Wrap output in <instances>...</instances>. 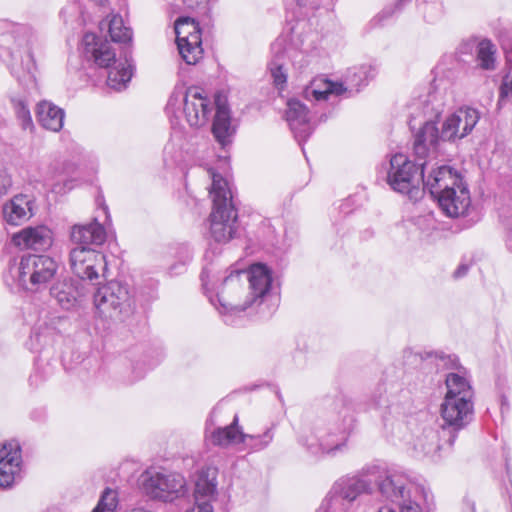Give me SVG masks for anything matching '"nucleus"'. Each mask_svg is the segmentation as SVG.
<instances>
[{
  "label": "nucleus",
  "mask_w": 512,
  "mask_h": 512,
  "mask_svg": "<svg viewBox=\"0 0 512 512\" xmlns=\"http://www.w3.org/2000/svg\"><path fill=\"white\" fill-rule=\"evenodd\" d=\"M433 96L421 101L424 122L414 135L413 149L420 157L435 156L441 142L455 143L469 135L480 120V113L472 107H462L443 121L441 129L437 119L443 110L431 104Z\"/></svg>",
  "instance_id": "obj_1"
},
{
  "label": "nucleus",
  "mask_w": 512,
  "mask_h": 512,
  "mask_svg": "<svg viewBox=\"0 0 512 512\" xmlns=\"http://www.w3.org/2000/svg\"><path fill=\"white\" fill-rule=\"evenodd\" d=\"M272 284L271 269L263 263H256L248 271H231L217 287L213 284L211 289L217 291L216 298L222 312L238 314L267 301L271 297Z\"/></svg>",
  "instance_id": "obj_2"
},
{
  "label": "nucleus",
  "mask_w": 512,
  "mask_h": 512,
  "mask_svg": "<svg viewBox=\"0 0 512 512\" xmlns=\"http://www.w3.org/2000/svg\"><path fill=\"white\" fill-rule=\"evenodd\" d=\"M331 408L336 414L334 422L326 429L316 426L311 436L299 440V443L312 455L335 456L343 452L355 428V407L349 396L337 394L332 400Z\"/></svg>",
  "instance_id": "obj_3"
},
{
  "label": "nucleus",
  "mask_w": 512,
  "mask_h": 512,
  "mask_svg": "<svg viewBox=\"0 0 512 512\" xmlns=\"http://www.w3.org/2000/svg\"><path fill=\"white\" fill-rule=\"evenodd\" d=\"M388 471L379 466H369L355 475L337 479L322 500L317 512H353L356 499L362 494H372L375 486Z\"/></svg>",
  "instance_id": "obj_4"
},
{
  "label": "nucleus",
  "mask_w": 512,
  "mask_h": 512,
  "mask_svg": "<svg viewBox=\"0 0 512 512\" xmlns=\"http://www.w3.org/2000/svg\"><path fill=\"white\" fill-rule=\"evenodd\" d=\"M83 55L93 61L98 67L108 69L107 85L121 91L127 87L133 75L131 60L125 55L124 59H116L112 45L102 40L94 33H85L82 39Z\"/></svg>",
  "instance_id": "obj_5"
},
{
  "label": "nucleus",
  "mask_w": 512,
  "mask_h": 512,
  "mask_svg": "<svg viewBox=\"0 0 512 512\" xmlns=\"http://www.w3.org/2000/svg\"><path fill=\"white\" fill-rule=\"evenodd\" d=\"M210 195L213 209L210 214V235L215 242L227 243L238 234V212L232 201L227 181L219 174H212Z\"/></svg>",
  "instance_id": "obj_6"
},
{
  "label": "nucleus",
  "mask_w": 512,
  "mask_h": 512,
  "mask_svg": "<svg viewBox=\"0 0 512 512\" xmlns=\"http://www.w3.org/2000/svg\"><path fill=\"white\" fill-rule=\"evenodd\" d=\"M379 493L385 500L395 504L398 512L432 511L428 492L404 473H385L384 478L379 481Z\"/></svg>",
  "instance_id": "obj_7"
},
{
  "label": "nucleus",
  "mask_w": 512,
  "mask_h": 512,
  "mask_svg": "<svg viewBox=\"0 0 512 512\" xmlns=\"http://www.w3.org/2000/svg\"><path fill=\"white\" fill-rule=\"evenodd\" d=\"M378 68L374 64H361L349 68L345 74L344 82H333L328 79H314L304 91L307 100L322 101L330 95L340 96L346 92L350 96L358 93L362 88L376 77Z\"/></svg>",
  "instance_id": "obj_8"
},
{
  "label": "nucleus",
  "mask_w": 512,
  "mask_h": 512,
  "mask_svg": "<svg viewBox=\"0 0 512 512\" xmlns=\"http://www.w3.org/2000/svg\"><path fill=\"white\" fill-rule=\"evenodd\" d=\"M413 152H415L413 150ZM415 161H410L407 156L397 153L393 155L389 162V170L387 173V182L389 186L396 192L402 194L418 193L420 184L425 182V168L427 165L426 158H420L414 153Z\"/></svg>",
  "instance_id": "obj_9"
},
{
  "label": "nucleus",
  "mask_w": 512,
  "mask_h": 512,
  "mask_svg": "<svg viewBox=\"0 0 512 512\" xmlns=\"http://www.w3.org/2000/svg\"><path fill=\"white\" fill-rule=\"evenodd\" d=\"M94 304L102 314L119 320L130 316L135 308L129 287L117 281L99 287L94 294Z\"/></svg>",
  "instance_id": "obj_10"
},
{
  "label": "nucleus",
  "mask_w": 512,
  "mask_h": 512,
  "mask_svg": "<svg viewBox=\"0 0 512 512\" xmlns=\"http://www.w3.org/2000/svg\"><path fill=\"white\" fill-rule=\"evenodd\" d=\"M178 102H183L185 119L191 127L195 128L208 123L215 107V100L211 101L199 87H189L183 97L180 93H173L168 100L167 111L171 112Z\"/></svg>",
  "instance_id": "obj_11"
},
{
  "label": "nucleus",
  "mask_w": 512,
  "mask_h": 512,
  "mask_svg": "<svg viewBox=\"0 0 512 512\" xmlns=\"http://www.w3.org/2000/svg\"><path fill=\"white\" fill-rule=\"evenodd\" d=\"M57 269L58 265L51 257L27 254L20 259L17 278L24 288L39 290L54 278Z\"/></svg>",
  "instance_id": "obj_12"
},
{
  "label": "nucleus",
  "mask_w": 512,
  "mask_h": 512,
  "mask_svg": "<svg viewBox=\"0 0 512 512\" xmlns=\"http://www.w3.org/2000/svg\"><path fill=\"white\" fill-rule=\"evenodd\" d=\"M443 435H448L447 443L452 446L459 431L467 427L474 417V404L466 398L444 397L440 407Z\"/></svg>",
  "instance_id": "obj_13"
},
{
  "label": "nucleus",
  "mask_w": 512,
  "mask_h": 512,
  "mask_svg": "<svg viewBox=\"0 0 512 512\" xmlns=\"http://www.w3.org/2000/svg\"><path fill=\"white\" fill-rule=\"evenodd\" d=\"M142 488L150 498L163 502H173L187 493L184 477L170 472H146Z\"/></svg>",
  "instance_id": "obj_14"
},
{
  "label": "nucleus",
  "mask_w": 512,
  "mask_h": 512,
  "mask_svg": "<svg viewBox=\"0 0 512 512\" xmlns=\"http://www.w3.org/2000/svg\"><path fill=\"white\" fill-rule=\"evenodd\" d=\"M176 43L182 59L195 65L202 57V39L199 24L191 17H179L174 24Z\"/></svg>",
  "instance_id": "obj_15"
},
{
  "label": "nucleus",
  "mask_w": 512,
  "mask_h": 512,
  "mask_svg": "<svg viewBox=\"0 0 512 512\" xmlns=\"http://www.w3.org/2000/svg\"><path fill=\"white\" fill-rule=\"evenodd\" d=\"M72 272L82 280L94 281L99 271L106 268L105 256L93 247L76 246L69 254Z\"/></svg>",
  "instance_id": "obj_16"
},
{
  "label": "nucleus",
  "mask_w": 512,
  "mask_h": 512,
  "mask_svg": "<svg viewBox=\"0 0 512 512\" xmlns=\"http://www.w3.org/2000/svg\"><path fill=\"white\" fill-rule=\"evenodd\" d=\"M22 465V449L17 440L0 444V488H10L19 477Z\"/></svg>",
  "instance_id": "obj_17"
},
{
  "label": "nucleus",
  "mask_w": 512,
  "mask_h": 512,
  "mask_svg": "<svg viewBox=\"0 0 512 512\" xmlns=\"http://www.w3.org/2000/svg\"><path fill=\"white\" fill-rule=\"evenodd\" d=\"M285 117L296 141L302 145L314 130L310 123L308 108L300 100L290 99L287 102Z\"/></svg>",
  "instance_id": "obj_18"
},
{
  "label": "nucleus",
  "mask_w": 512,
  "mask_h": 512,
  "mask_svg": "<svg viewBox=\"0 0 512 512\" xmlns=\"http://www.w3.org/2000/svg\"><path fill=\"white\" fill-rule=\"evenodd\" d=\"M460 186H467L460 173L450 166H440L433 170L427 178H425L424 189L436 198L447 190H457Z\"/></svg>",
  "instance_id": "obj_19"
},
{
  "label": "nucleus",
  "mask_w": 512,
  "mask_h": 512,
  "mask_svg": "<svg viewBox=\"0 0 512 512\" xmlns=\"http://www.w3.org/2000/svg\"><path fill=\"white\" fill-rule=\"evenodd\" d=\"M12 242L22 248L45 251L53 243V233L45 225L29 226L12 236Z\"/></svg>",
  "instance_id": "obj_20"
},
{
  "label": "nucleus",
  "mask_w": 512,
  "mask_h": 512,
  "mask_svg": "<svg viewBox=\"0 0 512 512\" xmlns=\"http://www.w3.org/2000/svg\"><path fill=\"white\" fill-rule=\"evenodd\" d=\"M215 116L212 124V133L216 141L222 146L230 144L235 128L231 125V112L225 97L216 95Z\"/></svg>",
  "instance_id": "obj_21"
},
{
  "label": "nucleus",
  "mask_w": 512,
  "mask_h": 512,
  "mask_svg": "<svg viewBox=\"0 0 512 512\" xmlns=\"http://www.w3.org/2000/svg\"><path fill=\"white\" fill-rule=\"evenodd\" d=\"M35 199L27 194H17L3 205V217L10 225H20L35 215Z\"/></svg>",
  "instance_id": "obj_22"
},
{
  "label": "nucleus",
  "mask_w": 512,
  "mask_h": 512,
  "mask_svg": "<svg viewBox=\"0 0 512 512\" xmlns=\"http://www.w3.org/2000/svg\"><path fill=\"white\" fill-rule=\"evenodd\" d=\"M70 239L76 246L96 247L101 246L107 239V233L102 224L96 218L86 224H75L71 227Z\"/></svg>",
  "instance_id": "obj_23"
},
{
  "label": "nucleus",
  "mask_w": 512,
  "mask_h": 512,
  "mask_svg": "<svg viewBox=\"0 0 512 512\" xmlns=\"http://www.w3.org/2000/svg\"><path fill=\"white\" fill-rule=\"evenodd\" d=\"M435 199H437L442 211L452 218L465 215L471 204L470 192L467 186H460L457 190H447Z\"/></svg>",
  "instance_id": "obj_24"
},
{
  "label": "nucleus",
  "mask_w": 512,
  "mask_h": 512,
  "mask_svg": "<svg viewBox=\"0 0 512 512\" xmlns=\"http://www.w3.org/2000/svg\"><path fill=\"white\" fill-rule=\"evenodd\" d=\"M15 44L25 53L22 58V65L30 78H34L35 61L32 54V48L38 42L37 32L28 25H19L13 30Z\"/></svg>",
  "instance_id": "obj_25"
},
{
  "label": "nucleus",
  "mask_w": 512,
  "mask_h": 512,
  "mask_svg": "<svg viewBox=\"0 0 512 512\" xmlns=\"http://www.w3.org/2000/svg\"><path fill=\"white\" fill-rule=\"evenodd\" d=\"M65 321V318L54 316L49 321H40L32 329L29 341V348L39 351L52 344L54 337L59 332L58 325Z\"/></svg>",
  "instance_id": "obj_26"
},
{
  "label": "nucleus",
  "mask_w": 512,
  "mask_h": 512,
  "mask_svg": "<svg viewBox=\"0 0 512 512\" xmlns=\"http://www.w3.org/2000/svg\"><path fill=\"white\" fill-rule=\"evenodd\" d=\"M499 42L508 64V68L502 76L499 86L497 107L498 109H501L506 100L512 95V34L509 32H502L499 36Z\"/></svg>",
  "instance_id": "obj_27"
},
{
  "label": "nucleus",
  "mask_w": 512,
  "mask_h": 512,
  "mask_svg": "<svg viewBox=\"0 0 512 512\" xmlns=\"http://www.w3.org/2000/svg\"><path fill=\"white\" fill-rule=\"evenodd\" d=\"M272 59L268 68L276 87L282 88L287 82V70L284 68L287 51L285 40L277 39L271 45Z\"/></svg>",
  "instance_id": "obj_28"
},
{
  "label": "nucleus",
  "mask_w": 512,
  "mask_h": 512,
  "mask_svg": "<svg viewBox=\"0 0 512 512\" xmlns=\"http://www.w3.org/2000/svg\"><path fill=\"white\" fill-rule=\"evenodd\" d=\"M36 117L44 129L58 132L63 127L65 112L52 102L44 100L37 104Z\"/></svg>",
  "instance_id": "obj_29"
},
{
  "label": "nucleus",
  "mask_w": 512,
  "mask_h": 512,
  "mask_svg": "<svg viewBox=\"0 0 512 512\" xmlns=\"http://www.w3.org/2000/svg\"><path fill=\"white\" fill-rule=\"evenodd\" d=\"M217 473L218 471L214 467H207L200 471L195 483V503L199 504V502L203 501L210 503L211 499L215 497L217 491Z\"/></svg>",
  "instance_id": "obj_30"
},
{
  "label": "nucleus",
  "mask_w": 512,
  "mask_h": 512,
  "mask_svg": "<svg viewBox=\"0 0 512 512\" xmlns=\"http://www.w3.org/2000/svg\"><path fill=\"white\" fill-rule=\"evenodd\" d=\"M106 28L113 42L131 44L132 29L124 24V20L119 14H112L100 22V29Z\"/></svg>",
  "instance_id": "obj_31"
},
{
  "label": "nucleus",
  "mask_w": 512,
  "mask_h": 512,
  "mask_svg": "<svg viewBox=\"0 0 512 512\" xmlns=\"http://www.w3.org/2000/svg\"><path fill=\"white\" fill-rule=\"evenodd\" d=\"M238 421V416L235 415L231 424L215 429L211 433V442L221 447L240 444L243 432L238 426Z\"/></svg>",
  "instance_id": "obj_32"
},
{
  "label": "nucleus",
  "mask_w": 512,
  "mask_h": 512,
  "mask_svg": "<svg viewBox=\"0 0 512 512\" xmlns=\"http://www.w3.org/2000/svg\"><path fill=\"white\" fill-rule=\"evenodd\" d=\"M445 384L447 393L445 397L473 399V389L469 380L460 373L451 372L446 375Z\"/></svg>",
  "instance_id": "obj_33"
},
{
  "label": "nucleus",
  "mask_w": 512,
  "mask_h": 512,
  "mask_svg": "<svg viewBox=\"0 0 512 512\" xmlns=\"http://www.w3.org/2000/svg\"><path fill=\"white\" fill-rule=\"evenodd\" d=\"M441 448L438 432L432 428L424 429L413 442L416 456H433Z\"/></svg>",
  "instance_id": "obj_34"
},
{
  "label": "nucleus",
  "mask_w": 512,
  "mask_h": 512,
  "mask_svg": "<svg viewBox=\"0 0 512 512\" xmlns=\"http://www.w3.org/2000/svg\"><path fill=\"white\" fill-rule=\"evenodd\" d=\"M50 295L65 310L75 307L79 292L69 281L58 282L50 288Z\"/></svg>",
  "instance_id": "obj_35"
},
{
  "label": "nucleus",
  "mask_w": 512,
  "mask_h": 512,
  "mask_svg": "<svg viewBox=\"0 0 512 512\" xmlns=\"http://www.w3.org/2000/svg\"><path fill=\"white\" fill-rule=\"evenodd\" d=\"M496 46L489 39H482L476 46V60L478 66L485 71L496 69Z\"/></svg>",
  "instance_id": "obj_36"
},
{
  "label": "nucleus",
  "mask_w": 512,
  "mask_h": 512,
  "mask_svg": "<svg viewBox=\"0 0 512 512\" xmlns=\"http://www.w3.org/2000/svg\"><path fill=\"white\" fill-rule=\"evenodd\" d=\"M275 424H272L262 434L243 433L241 443L251 452H259L266 449L274 439Z\"/></svg>",
  "instance_id": "obj_37"
},
{
  "label": "nucleus",
  "mask_w": 512,
  "mask_h": 512,
  "mask_svg": "<svg viewBox=\"0 0 512 512\" xmlns=\"http://www.w3.org/2000/svg\"><path fill=\"white\" fill-rule=\"evenodd\" d=\"M10 100L22 128L32 130L34 124L27 101L21 96H12Z\"/></svg>",
  "instance_id": "obj_38"
},
{
  "label": "nucleus",
  "mask_w": 512,
  "mask_h": 512,
  "mask_svg": "<svg viewBox=\"0 0 512 512\" xmlns=\"http://www.w3.org/2000/svg\"><path fill=\"white\" fill-rule=\"evenodd\" d=\"M118 505L117 492L109 487L101 493L100 499L92 512H114Z\"/></svg>",
  "instance_id": "obj_39"
},
{
  "label": "nucleus",
  "mask_w": 512,
  "mask_h": 512,
  "mask_svg": "<svg viewBox=\"0 0 512 512\" xmlns=\"http://www.w3.org/2000/svg\"><path fill=\"white\" fill-rule=\"evenodd\" d=\"M419 8L423 13L424 19L429 23L435 22L442 14L441 5L438 3L422 2L419 4Z\"/></svg>",
  "instance_id": "obj_40"
},
{
  "label": "nucleus",
  "mask_w": 512,
  "mask_h": 512,
  "mask_svg": "<svg viewBox=\"0 0 512 512\" xmlns=\"http://www.w3.org/2000/svg\"><path fill=\"white\" fill-rule=\"evenodd\" d=\"M12 187V177L7 169L0 167V197L7 194Z\"/></svg>",
  "instance_id": "obj_41"
},
{
  "label": "nucleus",
  "mask_w": 512,
  "mask_h": 512,
  "mask_svg": "<svg viewBox=\"0 0 512 512\" xmlns=\"http://www.w3.org/2000/svg\"><path fill=\"white\" fill-rule=\"evenodd\" d=\"M183 4L188 9H199V10H205L207 7V4L209 3V0H182Z\"/></svg>",
  "instance_id": "obj_42"
},
{
  "label": "nucleus",
  "mask_w": 512,
  "mask_h": 512,
  "mask_svg": "<svg viewBox=\"0 0 512 512\" xmlns=\"http://www.w3.org/2000/svg\"><path fill=\"white\" fill-rule=\"evenodd\" d=\"M477 43L476 39L465 40L460 44L458 51L460 54H469L476 48Z\"/></svg>",
  "instance_id": "obj_43"
},
{
  "label": "nucleus",
  "mask_w": 512,
  "mask_h": 512,
  "mask_svg": "<svg viewBox=\"0 0 512 512\" xmlns=\"http://www.w3.org/2000/svg\"><path fill=\"white\" fill-rule=\"evenodd\" d=\"M470 269V264L468 263H460L456 270L453 272L452 277L455 280H459L464 278Z\"/></svg>",
  "instance_id": "obj_44"
},
{
  "label": "nucleus",
  "mask_w": 512,
  "mask_h": 512,
  "mask_svg": "<svg viewBox=\"0 0 512 512\" xmlns=\"http://www.w3.org/2000/svg\"><path fill=\"white\" fill-rule=\"evenodd\" d=\"M187 512H213V507L208 501L195 503V505Z\"/></svg>",
  "instance_id": "obj_45"
},
{
  "label": "nucleus",
  "mask_w": 512,
  "mask_h": 512,
  "mask_svg": "<svg viewBox=\"0 0 512 512\" xmlns=\"http://www.w3.org/2000/svg\"><path fill=\"white\" fill-rule=\"evenodd\" d=\"M202 285L205 290H210L209 284H210V270L208 268H204L200 275Z\"/></svg>",
  "instance_id": "obj_46"
},
{
  "label": "nucleus",
  "mask_w": 512,
  "mask_h": 512,
  "mask_svg": "<svg viewBox=\"0 0 512 512\" xmlns=\"http://www.w3.org/2000/svg\"><path fill=\"white\" fill-rule=\"evenodd\" d=\"M465 507L469 510V512H475V503L469 499H466L465 502Z\"/></svg>",
  "instance_id": "obj_47"
},
{
  "label": "nucleus",
  "mask_w": 512,
  "mask_h": 512,
  "mask_svg": "<svg viewBox=\"0 0 512 512\" xmlns=\"http://www.w3.org/2000/svg\"><path fill=\"white\" fill-rule=\"evenodd\" d=\"M506 473L508 477V481L512 490V470L509 467L508 461L506 460Z\"/></svg>",
  "instance_id": "obj_48"
},
{
  "label": "nucleus",
  "mask_w": 512,
  "mask_h": 512,
  "mask_svg": "<svg viewBox=\"0 0 512 512\" xmlns=\"http://www.w3.org/2000/svg\"><path fill=\"white\" fill-rule=\"evenodd\" d=\"M390 15H391V11H390V10H388V9H385V10H383V11H382V13H381V14H379V18L388 17V16H390Z\"/></svg>",
  "instance_id": "obj_49"
},
{
  "label": "nucleus",
  "mask_w": 512,
  "mask_h": 512,
  "mask_svg": "<svg viewBox=\"0 0 512 512\" xmlns=\"http://www.w3.org/2000/svg\"><path fill=\"white\" fill-rule=\"evenodd\" d=\"M46 512H63L59 507L53 506L47 509Z\"/></svg>",
  "instance_id": "obj_50"
},
{
  "label": "nucleus",
  "mask_w": 512,
  "mask_h": 512,
  "mask_svg": "<svg viewBox=\"0 0 512 512\" xmlns=\"http://www.w3.org/2000/svg\"><path fill=\"white\" fill-rule=\"evenodd\" d=\"M378 512H396L393 508H381Z\"/></svg>",
  "instance_id": "obj_51"
},
{
  "label": "nucleus",
  "mask_w": 512,
  "mask_h": 512,
  "mask_svg": "<svg viewBox=\"0 0 512 512\" xmlns=\"http://www.w3.org/2000/svg\"><path fill=\"white\" fill-rule=\"evenodd\" d=\"M507 248L512 252V238H509L506 242Z\"/></svg>",
  "instance_id": "obj_52"
},
{
  "label": "nucleus",
  "mask_w": 512,
  "mask_h": 512,
  "mask_svg": "<svg viewBox=\"0 0 512 512\" xmlns=\"http://www.w3.org/2000/svg\"><path fill=\"white\" fill-rule=\"evenodd\" d=\"M103 210L106 214V217H108V207L106 205L103 204Z\"/></svg>",
  "instance_id": "obj_53"
},
{
  "label": "nucleus",
  "mask_w": 512,
  "mask_h": 512,
  "mask_svg": "<svg viewBox=\"0 0 512 512\" xmlns=\"http://www.w3.org/2000/svg\"><path fill=\"white\" fill-rule=\"evenodd\" d=\"M377 405H378V407H379V408H382V407H384V408H388V409L390 408V406H388V405H385V406H384V405H383L382 403H380V402H379V403H377Z\"/></svg>",
  "instance_id": "obj_54"
},
{
  "label": "nucleus",
  "mask_w": 512,
  "mask_h": 512,
  "mask_svg": "<svg viewBox=\"0 0 512 512\" xmlns=\"http://www.w3.org/2000/svg\"><path fill=\"white\" fill-rule=\"evenodd\" d=\"M298 4H299L300 6H305V5H306V3H304V0H299V1H298Z\"/></svg>",
  "instance_id": "obj_55"
},
{
  "label": "nucleus",
  "mask_w": 512,
  "mask_h": 512,
  "mask_svg": "<svg viewBox=\"0 0 512 512\" xmlns=\"http://www.w3.org/2000/svg\"><path fill=\"white\" fill-rule=\"evenodd\" d=\"M414 119H415V117L412 115V119H411V120H410V122H409V125H410V127H411V128H413V127H414V126H413V124H412V122H413V120H414Z\"/></svg>",
  "instance_id": "obj_56"
},
{
  "label": "nucleus",
  "mask_w": 512,
  "mask_h": 512,
  "mask_svg": "<svg viewBox=\"0 0 512 512\" xmlns=\"http://www.w3.org/2000/svg\"><path fill=\"white\" fill-rule=\"evenodd\" d=\"M41 419H42V415H38V416L36 417V420H39V421H40Z\"/></svg>",
  "instance_id": "obj_57"
},
{
  "label": "nucleus",
  "mask_w": 512,
  "mask_h": 512,
  "mask_svg": "<svg viewBox=\"0 0 512 512\" xmlns=\"http://www.w3.org/2000/svg\"><path fill=\"white\" fill-rule=\"evenodd\" d=\"M506 226H508L509 228H512V225L509 222L506 223Z\"/></svg>",
  "instance_id": "obj_58"
},
{
  "label": "nucleus",
  "mask_w": 512,
  "mask_h": 512,
  "mask_svg": "<svg viewBox=\"0 0 512 512\" xmlns=\"http://www.w3.org/2000/svg\"><path fill=\"white\" fill-rule=\"evenodd\" d=\"M402 1H403V0H399V1H398V5H399V4H401V3H402Z\"/></svg>",
  "instance_id": "obj_59"
},
{
  "label": "nucleus",
  "mask_w": 512,
  "mask_h": 512,
  "mask_svg": "<svg viewBox=\"0 0 512 512\" xmlns=\"http://www.w3.org/2000/svg\"><path fill=\"white\" fill-rule=\"evenodd\" d=\"M97 2H102V0H96Z\"/></svg>",
  "instance_id": "obj_60"
}]
</instances>
